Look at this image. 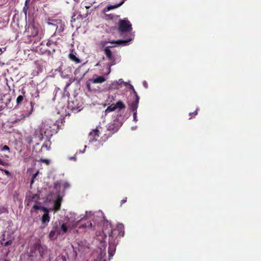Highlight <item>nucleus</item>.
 Wrapping results in <instances>:
<instances>
[{
	"instance_id": "nucleus-33",
	"label": "nucleus",
	"mask_w": 261,
	"mask_h": 261,
	"mask_svg": "<svg viewBox=\"0 0 261 261\" xmlns=\"http://www.w3.org/2000/svg\"><path fill=\"white\" fill-rule=\"evenodd\" d=\"M9 150V147L6 145L4 146L1 149L2 151H5V150Z\"/></svg>"
},
{
	"instance_id": "nucleus-20",
	"label": "nucleus",
	"mask_w": 261,
	"mask_h": 261,
	"mask_svg": "<svg viewBox=\"0 0 261 261\" xmlns=\"http://www.w3.org/2000/svg\"><path fill=\"white\" fill-rule=\"evenodd\" d=\"M129 88L130 89L132 90L133 91V93H134V96H133V100H136L137 97H139V96L138 95V94H137L136 91H135L133 86L130 85V84H129Z\"/></svg>"
},
{
	"instance_id": "nucleus-46",
	"label": "nucleus",
	"mask_w": 261,
	"mask_h": 261,
	"mask_svg": "<svg viewBox=\"0 0 261 261\" xmlns=\"http://www.w3.org/2000/svg\"><path fill=\"white\" fill-rule=\"evenodd\" d=\"M124 85H125V86H126V85L128 84H127V83H124Z\"/></svg>"
},
{
	"instance_id": "nucleus-28",
	"label": "nucleus",
	"mask_w": 261,
	"mask_h": 261,
	"mask_svg": "<svg viewBox=\"0 0 261 261\" xmlns=\"http://www.w3.org/2000/svg\"><path fill=\"white\" fill-rule=\"evenodd\" d=\"M67 107H68V109H71L72 111L77 110V108L76 106H73L72 105H70V102H68Z\"/></svg>"
},
{
	"instance_id": "nucleus-19",
	"label": "nucleus",
	"mask_w": 261,
	"mask_h": 261,
	"mask_svg": "<svg viewBox=\"0 0 261 261\" xmlns=\"http://www.w3.org/2000/svg\"><path fill=\"white\" fill-rule=\"evenodd\" d=\"M116 110V108L115 107L114 104H112L109 106L106 110H105V113L107 114V113L114 111Z\"/></svg>"
},
{
	"instance_id": "nucleus-41",
	"label": "nucleus",
	"mask_w": 261,
	"mask_h": 261,
	"mask_svg": "<svg viewBox=\"0 0 261 261\" xmlns=\"http://www.w3.org/2000/svg\"><path fill=\"white\" fill-rule=\"evenodd\" d=\"M75 16V15H73V16H72V20H71V21H74L76 19L74 18Z\"/></svg>"
},
{
	"instance_id": "nucleus-37",
	"label": "nucleus",
	"mask_w": 261,
	"mask_h": 261,
	"mask_svg": "<svg viewBox=\"0 0 261 261\" xmlns=\"http://www.w3.org/2000/svg\"><path fill=\"white\" fill-rule=\"evenodd\" d=\"M90 83H91L90 82H89V81L88 82H87V86L89 89L90 88Z\"/></svg>"
},
{
	"instance_id": "nucleus-2",
	"label": "nucleus",
	"mask_w": 261,
	"mask_h": 261,
	"mask_svg": "<svg viewBox=\"0 0 261 261\" xmlns=\"http://www.w3.org/2000/svg\"><path fill=\"white\" fill-rule=\"evenodd\" d=\"M74 213L70 212L66 216V232L70 231L71 228L77 227L81 222H83V218L76 217Z\"/></svg>"
},
{
	"instance_id": "nucleus-47",
	"label": "nucleus",
	"mask_w": 261,
	"mask_h": 261,
	"mask_svg": "<svg viewBox=\"0 0 261 261\" xmlns=\"http://www.w3.org/2000/svg\"><path fill=\"white\" fill-rule=\"evenodd\" d=\"M94 261H98V260H94Z\"/></svg>"
},
{
	"instance_id": "nucleus-36",
	"label": "nucleus",
	"mask_w": 261,
	"mask_h": 261,
	"mask_svg": "<svg viewBox=\"0 0 261 261\" xmlns=\"http://www.w3.org/2000/svg\"><path fill=\"white\" fill-rule=\"evenodd\" d=\"M122 83H124V82L123 81L122 79H119L118 82V84L119 85L122 84Z\"/></svg>"
},
{
	"instance_id": "nucleus-22",
	"label": "nucleus",
	"mask_w": 261,
	"mask_h": 261,
	"mask_svg": "<svg viewBox=\"0 0 261 261\" xmlns=\"http://www.w3.org/2000/svg\"><path fill=\"white\" fill-rule=\"evenodd\" d=\"M61 200L60 198H58L55 202V211H58L60 207Z\"/></svg>"
},
{
	"instance_id": "nucleus-21",
	"label": "nucleus",
	"mask_w": 261,
	"mask_h": 261,
	"mask_svg": "<svg viewBox=\"0 0 261 261\" xmlns=\"http://www.w3.org/2000/svg\"><path fill=\"white\" fill-rule=\"evenodd\" d=\"M57 110L58 111V113L61 114V115H63L65 110L64 108H62V106L60 105L57 106Z\"/></svg>"
},
{
	"instance_id": "nucleus-29",
	"label": "nucleus",
	"mask_w": 261,
	"mask_h": 261,
	"mask_svg": "<svg viewBox=\"0 0 261 261\" xmlns=\"http://www.w3.org/2000/svg\"><path fill=\"white\" fill-rule=\"evenodd\" d=\"M40 161L41 162L45 163L46 165H49L50 164V160H49L48 159H41L40 160Z\"/></svg>"
},
{
	"instance_id": "nucleus-12",
	"label": "nucleus",
	"mask_w": 261,
	"mask_h": 261,
	"mask_svg": "<svg viewBox=\"0 0 261 261\" xmlns=\"http://www.w3.org/2000/svg\"><path fill=\"white\" fill-rule=\"evenodd\" d=\"M6 235L8 236V234H4V238L1 241V243L2 245L7 246L11 244L13 237L12 236H10L9 238L5 239Z\"/></svg>"
},
{
	"instance_id": "nucleus-7",
	"label": "nucleus",
	"mask_w": 261,
	"mask_h": 261,
	"mask_svg": "<svg viewBox=\"0 0 261 261\" xmlns=\"http://www.w3.org/2000/svg\"><path fill=\"white\" fill-rule=\"evenodd\" d=\"M132 40V39H128L127 40H113L109 41H102L100 43V45L102 47H105L108 43H110L112 44H117L118 45H126L128 42H130Z\"/></svg>"
},
{
	"instance_id": "nucleus-40",
	"label": "nucleus",
	"mask_w": 261,
	"mask_h": 261,
	"mask_svg": "<svg viewBox=\"0 0 261 261\" xmlns=\"http://www.w3.org/2000/svg\"><path fill=\"white\" fill-rule=\"evenodd\" d=\"M113 251H112V252H110V248H109V253L110 254V256H112L113 255Z\"/></svg>"
},
{
	"instance_id": "nucleus-1",
	"label": "nucleus",
	"mask_w": 261,
	"mask_h": 261,
	"mask_svg": "<svg viewBox=\"0 0 261 261\" xmlns=\"http://www.w3.org/2000/svg\"><path fill=\"white\" fill-rule=\"evenodd\" d=\"M57 126L55 124L51 126V123H49L48 122H43L39 126L41 137L48 138L52 136L54 133L57 132Z\"/></svg>"
},
{
	"instance_id": "nucleus-13",
	"label": "nucleus",
	"mask_w": 261,
	"mask_h": 261,
	"mask_svg": "<svg viewBox=\"0 0 261 261\" xmlns=\"http://www.w3.org/2000/svg\"><path fill=\"white\" fill-rule=\"evenodd\" d=\"M26 31L29 34H30V36L32 37H35L38 34V30L34 26H30L29 27Z\"/></svg>"
},
{
	"instance_id": "nucleus-14",
	"label": "nucleus",
	"mask_w": 261,
	"mask_h": 261,
	"mask_svg": "<svg viewBox=\"0 0 261 261\" xmlns=\"http://www.w3.org/2000/svg\"><path fill=\"white\" fill-rule=\"evenodd\" d=\"M83 218V222H81L80 224L79 225V229L91 227L92 224L91 221H87L86 222L84 223V222L85 221V219H84V218Z\"/></svg>"
},
{
	"instance_id": "nucleus-31",
	"label": "nucleus",
	"mask_w": 261,
	"mask_h": 261,
	"mask_svg": "<svg viewBox=\"0 0 261 261\" xmlns=\"http://www.w3.org/2000/svg\"><path fill=\"white\" fill-rule=\"evenodd\" d=\"M42 206H39L36 204H35L33 206V208H34L35 210H41L42 211Z\"/></svg>"
},
{
	"instance_id": "nucleus-11",
	"label": "nucleus",
	"mask_w": 261,
	"mask_h": 261,
	"mask_svg": "<svg viewBox=\"0 0 261 261\" xmlns=\"http://www.w3.org/2000/svg\"><path fill=\"white\" fill-rule=\"evenodd\" d=\"M113 231L114 232L117 231L118 233L116 239H117L118 237L120 238L121 237H123L124 235V227L122 224H118L117 226V229Z\"/></svg>"
},
{
	"instance_id": "nucleus-39",
	"label": "nucleus",
	"mask_w": 261,
	"mask_h": 261,
	"mask_svg": "<svg viewBox=\"0 0 261 261\" xmlns=\"http://www.w3.org/2000/svg\"><path fill=\"white\" fill-rule=\"evenodd\" d=\"M69 159L70 160H74V161H75L76 160V158H75V156H71V157H69Z\"/></svg>"
},
{
	"instance_id": "nucleus-42",
	"label": "nucleus",
	"mask_w": 261,
	"mask_h": 261,
	"mask_svg": "<svg viewBox=\"0 0 261 261\" xmlns=\"http://www.w3.org/2000/svg\"><path fill=\"white\" fill-rule=\"evenodd\" d=\"M3 161L1 159H0V165H3Z\"/></svg>"
},
{
	"instance_id": "nucleus-17",
	"label": "nucleus",
	"mask_w": 261,
	"mask_h": 261,
	"mask_svg": "<svg viewBox=\"0 0 261 261\" xmlns=\"http://www.w3.org/2000/svg\"><path fill=\"white\" fill-rule=\"evenodd\" d=\"M114 105H115V107L116 108V110L118 109L119 110H120L124 109L125 108V105L121 100L118 101L115 104H114Z\"/></svg>"
},
{
	"instance_id": "nucleus-34",
	"label": "nucleus",
	"mask_w": 261,
	"mask_h": 261,
	"mask_svg": "<svg viewBox=\"0 0 261 261\" xmlns=\"http://www.w3.org/2000/svg\"><path fill=\"white\" fill-rule=\"evenodd\" d=\"M6 50V47L0 48V55Z\"/></svg>"
},
{
	"instance_id": "nucleus-23",
	"label": "nucleus",
	"mask_w": 261,
	"mask_h": 261,
	"mask_svg": "<svg viewBox=\"0 0 261 261\" xmlns=\"http://www.w3.org/2000/svg\"><path fill=\"white\" fill-rule=\"evenodd\" d=\"M57 234H58V232L56 231V230H51L50 231V232L49 233V237L51 239H54L57 237Z\"/></svg>"
},
{
	"instance_id": "nucleus-44",
	"label": "nucleus",
	"mask_w": 261,
	"mask_h": 261,
	"mask_svg": "<svg viewBox=\"0 0 261 261\" xmlns=\"http://www.w3.org/2000/svg\"><path fill=\"white\" fill-rule=\"evenodd\" d=\"M73 231L74 233H75V232L77 233L78 232V230H73Z\"/></svg>"
},
{
	"instance_id": "nucleus-26",
	"label": "nucleus",
	"mask_w": 261,
	"mask_h": 261,
	"mask_svg": "<svg viewBox=\"0 0 261 261\" xmlns=\"http://www.w3.org/2000/svg\"><path fill=\"white\" fill-rule=\"evenodd\" d=\"M198 109H197L193 113H189V116H190V118L189 119H191L193 117H194L195 116H196V115H197V111H198Z\"/></svg>"
},
{
	"instance_id": "nucleus-45",
	"label": "nucleus",
	"mask_w": 261,
	"mask_h": 261,
	"mask_svg": "<svg viewBox=\"0 0 261 261\" xmlns=\"http://www.w3.org/2000/svg\"><path fill=\"white\" fill-rule=\"evenodd\" d=\"M5 172H6L7 174H9V171H8L7 170H5Z\"/></svg>"
},
{
	"instance_id": "nucleus-24",
	"label": "nucleus",
	"mask_w": 261,
	"mask_h": 261,
	"mask_svg": "<svg viewBox=\"0 0 261 261\" xmlns=\"http://www.w3.org/2000/svg\"><path fill=\"white\" fill-rule=\"evenodd\" d=\"M118 129H119V126H114V123L110 124L109 126V129L112 130L114 132H117L118 130Z\"/></svg>"
},
{
	"instance_id": "nucleus-18",
	"label": "nucleus",
	"mask_w": 261,
	"mask_h": 261,
	"mask_svg": "<svg viewBox=\"0 0 261 261\" xmlns=\"http://www.w3.org/2000/svg\"><path fill=\"white\" fill-rule=\"evenodd\" d=\"M33 108L32 107L30 111H28L26 112L25 111L22 114V115L20 116V119H23L25 117H29L31 114Z\"/></svg>"
},
{
	"instance_id": "nucleus-35",
	"label": "nucleus",
	"mask_w": 261,
	"mask_h": 261,
	"mask_svg": "<svg viewBox=\"0 0 261 261\" xmlns=\"http://www.w3.org/2000/svg\"><path fill=\"white\" fill-rule=\"evenodd\" d=\"M126 200H127V198H126V197H125V198L123 199L121 201V205L122 204H123V203H124L125 202H126Z\"/></svg>"
},
{
	"instance_id": "nucleus-16",
	"label": "nucleus",
	"mask_w": 261,
	"mask_h": 261,
	"mask_svg": "<svg viewBox=\"0 0 261 261\" xmlns=\"http://www.w3.org/2000/svg\"><path fill=\"white\" fill-rule=\"evenodd\" d=\"M124 0H123L122 1H121L120 3H119L118 4H116L114 5L108 6L105 8L104 11L105 12L109 11L111 10L117 8L119 7L120 6H121L124 3Z\"/></svg>"
},
{
	"instance_id": "nucleus-8",
	"label": "nucleus",
	"mask_w": 261,
	"mask_h": 261,
	"mask_svg": "<svg viewBox=\"0 0 261 261\" xmlns=\"http://www.w3.org/2000/svg\"><path fill=\"white\" fill-rule=\"evenodd\" d=\"M100 135L99 129L96 128L90 132L88 135V139L90 142L96 141L97 140Z\"/></svg>"
},
{
	"instance_id": "nucleus-9",
	"label": "nucleus",
	"mask_w": 261,
	"mask_h": 261,
	"mask_svg": "<svg viewBox=\"0 0 261 261\" xmlns=\"http://www.w3.org/2000/svg\"><path fill=\"white\" fill-rule=\"evenodd\" d=\"M106 81V79L103 76H98L94 75L93 78L89 80L92 84H101Z\"/></svg>"
},
{
	"instance_id": "nucleus-30",
	"label": "nucleus",
	"mask_w": 261,
	"mask_h": 261,
	"mask_svg": "<svg viewBox=\"0 0 261 261\" xmlns=\"http://www.w3.org/2000/svg\"><path fill=\"white\" fill-rule=\"evenodd\" d=\"M56 23H57V24H54V23H53V22H48V24L49 25H53L55 26V27H56V29H57V25H58V24L60 23V20H57V21H56Z\"/></svg>"
},
{
	"instance_id": "nucleus-15",
	"label": "nucleus",
	"mask_w": 261,
	"mask_h": 261,
	"mask_svg": "<svg viewBox=\"0 0 261 261\" xmlns=\"http://www.w3.org/2000/svg\"><path fill=\"white\" fill-rule=\"evenodd\" d=\"M68 57L71 61L76 63H79L80 62V60L76 56V53H73V50L69 54Z\"/></svg>"
},
{
	"instance_id": "nucleus-3",
	"label": "nucleus",
	"mask_w": 261,
	"mask_h": 261,
	"mask_svg": "<svg viewBox=\"0 0 261 261\" xmlns=\"http://www.w3.org/2000/svg\"><path fill=\"white\" fill-rule=\"evenodd\" d=\"M102 233L104 237L106 238L107 236L109 237V241L110 246L114 247L116 246L115 241H113L114 231L112 229V226L108 222H105L102 228Z\"/></svg>"
},
{
	"instance_id": "nucleus-6",
	"label": "nucleus",
	"mask_w": 261,
	"mask_h": 261,
	"mask_svg": "<svg viewBox=\"0 0 261 261\" xmlns=\"http://www.w3.org/2000/svg\"><path fill=\"white\" fill-rule=\"evenodd\" d=\"M113 46H107L104 49L105 54L108 58V59L111 61V64L110 66L114 65L116 64L115 59L114 56L112 54V51L110 50V48Z\"/></svg>"
},
{
	"instance_id": "nucleus-5",
	"label": "nucleus",
	"mask_w": 261,
	"mask_h": 261,
	"mask_svg": "<svg viewBox=\"0 0 261 261\" xmlns=\"http://www.w3.org/2000/svg\"><path fill=\"white\" fill-rule=\"evenodd\" d=\"M139 97H137L136 100H133L131 102L128 103L130 110L133 112V119L134 121H137V110L138 107L139 102Z\"/></svg>"
},
{
	"instance_id": "nucleus-32",
	"label": "nucleus",
	"mask_w": 261,
	"mask_h": 261,
	"mask_svg": "<svg viewBox=\"0 0 261 261\" xmlns=\"http://www.w3.org/2000/svg\"><path fill=\"white\" fill-rule=\"evenodd\" d=\"M38 174V172H37L36 173L33 174V179L31 181V184H32L34 182V179L37 177Z\"/></svg>"
},
{
	"instance_id": "nucleus-27",
	"label": "nucleus",
	"mask_w": 261,
	"mask_h": 261,
	"mask_svg": "<svg viewBox=\"0 0 261 261\" xmlns=\"http://www.w3.org/2000/svg\"><path fill=\"white\" fill-rule=\"evenodd\" d=\"M23 99V96L22 95H19L16 99V102L17 104H19L22 102Z\"/></svg>"
},
{
	"instance_id": "nucleus-25",
	"label": "nucleus",
	"mask_w": 261,
	"mask_h": 261,
	"mask_svg": "<svg viewBox=\"0 0 261 261\" xmlns=\"http://www.w3.org/2000/svg\"><path fill=\"white\" fill-rule=\"evenodd\" d=\"M50 143L49 142H46L43 144L42 148H45L46 150H48L50 149Z\"/></svg>"
},
{
	"instance_id": "nucleus-43",
	"label": "nucleus",
	"mask_w": 261,
	"mask_h": 261,
	"mask_svg": "<svg viewBox=\"0 0 261 261\" xmlns=\"http://www.w3.org/2000/svg\"><path fill=\"white\" fill-rule=\"evenodd\" d=\"M66 189L69 187V184L67 182H66Z\"/></svg>"
},
{
	"instance_id": "nucleus-4",
	"label": "nucleus",
	"mask_w": 261,
	"mask_h": 261,
	"mask_svg": "<svg viewBox=\"0 0 261 261\" xmlns=\"http://www.w3.org/2000/svg\"><path fill=\"white\" fill-rule=\"evenodd\" d=\"M132 25L130 21L127 19H120L118 22V32L120 34L129 33L132 31Z\"/></svg>"
},
{
	"instance_id": "nucleus-10",
	"label": "nucleus",
	"mask_w": 261,
	"mask_h": 261,
	"mask_svg": "<svg viewBox=\"0 0 261 261\" xmlns=\"http://www.w3.org/2000/svg\"><path fill=\"white\" fill-rule=\"evenodd\" d=\"M42 211L44 212V214L42 217V222L43 224L47 223L49 222L50 220V218L48 215V210L46 207H42Z\"/></svg>"
},
{
	"instance_id": "nucleus-38",
	"label": "nucleus",
	"mask_w": 261,
	"mask_h": 261,
	"mask_svg": "<svg viewBox=\"0 0 261 261\" xmlns=\"http://www.w3.org/2000/svg\"><path fill=\"white\" fill-rule=\"evenodd\" d=\"M62 229L63 230V231L65 232V224H62Z\"/></svg>"
}]
</instances>
